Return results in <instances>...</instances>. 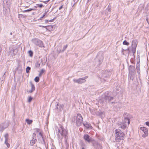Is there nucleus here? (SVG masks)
<instances>
[{
    "instance_id": "nucleus-1",
    "label": "nucleus",
    "mask_w": 149,
    "mask_h": 149,
    "mask_svg": "<svg viewBox=\"0 0 149 149\" xmlns=\"http://www.w3.org/2000/svg\"><path fill=\"white\" fill-rule=\"evenodd\" d=\"M116 134V141L117 142H120L124 138L125 134L120 129H118L115 130Z\"/></svg>"
},
{
    "instance_id": "nucleus-2",
    "label": "nucleus",
    "mask_w": 149,
    "mask_h": 149,
    "mask_svg": "<svg viewBox=\"0 0 149 149\" xmlns=\"http://www.w3.org/2000/svg\"><path fill=\"white\" fill-rule=\"evenodd\" d=\"M111 74V72L108 70L103 71L99 75V77L100 80L102 82L106 81V78L109 77Z\"/></svg>"
},
{
    "instance_id": "nucleus-3",
    "label": "nucleus",
    "mask_w": 149,
    "mask_h": 149,
    "mask_svg": "<svg viewBox=\"0 0 149 149\" xmlns=\"http://www.w3.org/2000/svg\"><path fill=\"white\" fill-rule=\"evenodd\" d=\"M129 70V78L130 79L133 80L134 78L135 72V67L133 65H130L128 68Z\"/></svg>"
},
{
    "instance_id": "nucleus-4",
    "label": "nucleus",
    "mask_w": 149,
    "mask_h": 149,
    "mask_svg": "<svg viewBox=\"0 0 149 149\" xmlns=\"http://www.w3.org/2000/svg\"><path fill=\"white\" fill-rule=\"evenodd\" d=\"M83 119L81 115L79 113L77 114L76 117L74 118V121L77 126H80L82 123Z\"/></svg>"
},
{
    "instance_id": "nucleus-5",
    "label": "nucleus",
    "mask_w": 149,
    "mask_h": 149,
    "mask_svg": "<svg viewBox=\"0 0 149 149\" xmlns=\"http://www.w3.org/2000/svg\"><path fill=\"white\" fill-rule=\"evenodd\" d=\"M59 133L63 136H64L65 139H66L67 132L66 130L64 129L63 127L61 125H60V127L58 129Z\"/></svg>"
},
{
    "instance_id": "nucleus-6",
    "label": "nucleus",
    "mask_w": 149,
    "mask_h": 149,
    "mask_svg": "<svg viewBox=\"0 0 149 149\" xmlns=\"http://www.w3.org/2000/svg\"><path fill=\"white\" fill-rule=\"evenodd\" d=\"M32 41L35 45L39 47H42L43 46L42 42L38 39H33L32 40Z\"/></svg>"
},
{
    "instance_id": "nucleus-7",
    "label": "nucleus",
    "mask_w": 149,
    "mask_h": 149,
    "mask_svg": "<svg viewBox=\"0 0 149 149\" xmlns=\"http://www.w3.org/2000/svg\"><path fill=\"white\" fill-rule=\"evenodd\" d=\"M87 78V76H86L78 79H73V81L75 83H77L79 84H81L86 82V80L85 79Z\"/></svg>"
},
{
    "instance_id": "nucleus-8",
    "label": "nucleus",
    "mask_w": 149,
    "mask_h": 149,
    "mask_svg": "<svg viewBox=\"0 0 149 149\" xmlns=\"http://www.w3.org/2000/svg\"><path fill=\"white\" fill-rule=\"evenodd\" d=\"M83 138L86 141L89 143L91 142H93L94 141V140L92 138L90 137L87 134H85L84 135Z\"/></svg>"
},
{
    "instance_id": "nucleus-9",
    "label": "nucleus",
    "mask_w": 149,
    "mask_h": 149,
    "mask_svg": "<svg viewBox=\"0 0 149 149\" xmlns=\"http://www.w3.org/2000/svg\"><path fill=\"white\" fill-rule=\"evenodd\" d=\"M137 45V41L136 40H133L132 42V52L134 53L135 52L136 49Z\"/></svg>"
},
{
    "instance_id": "nucleus-10",
    "label": "nucleus",
    "mask_w": 149,
    "mask_h": 149,
    "mask_svg": "<svg viewBox=\"0 0 149 149\" xmlns=\"http://www.w3.org/2000/svg\"><path fill=\"white\" fill-rule=\"evenodd\" d=\"M8 122H5L0 125V131L2 132L3 130L7 128L8 126Z\"/></svg>"
},
{
    "instance_id": "nucleus-11",
    "label": "nucleus",
    "mask_w": 149,
    "mask_h": 149,
    "mask_svg": "<svg viewBox=\"0 0 149 149\" xmlns=\"http://www.w3.org/2000/svg\"><path fill=\"white\" fill-rule=\"evenodd\" d=\"M140 129L143 132L144 134H143L142 136L143 137H145L148 135V130L145 127H141Z\"/></svg>"
},
{
    "instance_id": "nucleus-12",
    "label": "nucleus",
    "mask_w": 149,
    "mask_h": 149,
    "mask_svg": "<svg viewBox=\"0 0 149 149\" xmlns=\"http://www.w3.org/2000/svg\"><path fill=\"white\" fill-rule=\"evenodd\" d=\"M93 145L96 149H102V145L96 141H93Z\"/></svg>"
},
{
    "instance_id": "nucleus-13",
    "label": "nucleus",
    "mask_w": 149,
    "mask_h": 149,
    "mask_svg": "<svg viewBox=\"0 0 149 149\" xmlns=\"http://www.w3.org/2000/svg\"><path fill=\"white\" fill-rule=\"evenodd\" d=\"M121 107V104L119 102L114 103V109L115 111H118Z\"/></svg>"
},
{
    "instance_id": "nucleus-14",
    "label": "nucleus",
    "mask_w": 149,
    "mask_h": 149,
    "mask_svg": "<svg viewBox=\"0 0 149 149\" xmlns=\"http://www.w3.org/2000/svg\"><path fill=\"white\" fill-rule=\"evenodd\" d=\"M4 136L5 138L4 143L7 145V146L8 148H9L10 146V145L7 142L8 138V133H6L5 134Z\"/></svg>"
},
{
    "instance_id": "nucleus-15",
    "label": "nucleus",
    "mask_w": 149,
    "mask_h": 149,
    "mask_svg": "<svg viewBox=\"0 0 149 149\" xmlns=\"http://www.w3.org/2000/svg\"><path fill=\"white\" fill-rule=\"evenodd\" d=\"M104 99L107 102H110L113 99V97L110 96L105 95Z\"/></svg>"
},
{
    "instance_id": "nucleus-16",
    "label": "nucleus",
    "mask_w": 149,
    "mask_h": 149,
    "mask_svg": "<svg viewBox=\"0 0 149 149\" xmlns=\"http://www.w3.org/2000/svg\"><path fill=\"white\" fill-rule=\"evenodd\" d=\"M122 124H124L126 125H128L130 123V121L129 119L127 117H125L124 119L122 121Z\"/></svg>"
},
{
    "instance_id": "nucleus-17",
    "label": "nucleus",
    "mask_w": 149,
    "mask_h": 149,
    "mask_svg": "<svg viewBox=\"0 0 149 149\" xmlns=\"http://www.w3.org/2000/svg\"><path fill=\"white\" fill-rule=\"evenodd\" d=\"M83 125L85 127L86 129H88L91 128V127L90 124L87 122H84L83 123Z\"/></svg>"
},
{
    "instance_id": "nucleus-18",
    "label": "nucleus",
    "mask_w": 149,
    "mask_h": 149,
    "mask_svg": "<svg viewBox=\"0 0 149 149\" xmlns=\"http://www.w3.org/2000/svg\"><path fill=\"white\" fill-rule=\"evenodd\" d=\"M31 89L28 91L29 93H32L35 90V87L34 85L32 83L31 84Z\"/></svg>"
},
{
    "instance_id": "nucleus-19",
    "label": "nucleus",
    "mask_w": 149,
    "mask_h": 149,
    "mask_svg": "<svg viewBox=\"0 0 149 149\" xmlns=\"http://www.w3.org/2000/svg\"><path fill=\"white\" fill-rule=\"evenodd\" d=\"M37 141L36 139H34V140H32L31 139L30 141V145L31 146L33 145Z\"/></svg>"
},
{
    "instance_id": "nucleus-20",
    "label": "nucleus",
    "mask_w": 149,
    "mask_h": 149,
    "mask_svg": "<svg viewBox=\"0 0 149 149\" xmlns=\"http://www.w3.org/2000/svg\"><path fill=\"white\" fill-rule=\"evenodd\" d=\"M47 61V59L46 58L44 57L41 59V62L42 63V65H44L45 63Z\"/></svg>"
},
{
    "instance_id": "nucleus-21",
    "label": "nucleus",
    "mask_w": 149,
    "mask_h": 149,
    "mask_svg": "<svg viewBox=\"0 0 149 149\" xmlns=\"http://www.w3.org/2000/svg\"><path fill=\"white\" fill-rule=\"evenodd\" d=\"M127 126V125H126L124 124H122V123L121 124H120L119 125V127L124 129Z\"/></svg>"
},
{
    "instance_id": "nucleus-22",
    "label": "nucleus",
    "mask_w": 149,
    "mask_h": 149,
    "mask_svg": "<svg viewBox=\"0 0 149 149\" xmlns=\"http://www.w3.org/2000/svg\"><path fill=\"white\" fill-rule=\"evenodd\" d=\"M18 51L17 49L16 48V47H14L12 49V51L13 52V54H16Z\"/></svg>"
},
{
    "instance_id": "nucleus-23",
    "label": "nucleus",
    "mask_w": 149,
    "mask_h": 149,
    "mask_svg": "<svg viewBox=\"0 0 149 149\" xmlns=\"http://www.w3.org/2000/svg\"><path fill=\"white\" fill-rule=\"evenodd\" d=\"M26 121L27 123L29 125L31 124L32 122V120H30L29 119H26Z\"/></svg>"
},
{
    "instance_id": "nucleus-24",
    "label": "nucleus",
    "mask_w": 149,
    "mask_h": 149,
    "mask_svg": "<svg viewBox=\"0 0 149 149\" xmlns=\"http://www.w3.org/2000/svg\"><path fill=\"white\" fill-rule=\"evenodd\" d=\"M36 134L35 133H33L32 134V137L31 139L34 140V139H36Z\"/></svg>"
},
{
    "instance_id": "nucleus-25",
    "label": "nucleus",
    "mask_w": 149,
    "mask_h": 149,
    "mask_svg": "<svg viewBox=\"0 0 149 149\" xmlns=\"http://www.w3.org/2000/svg\"><path fill=\"white\" fill-rule=\"evenodd\" d=\"M123 44L125 45H128L129 43L128 42H127V40H125L123 42Z\"/></svg>"
},
{
    "instance_id": "nucleus-26",
    "label": "nucleus",
    "mask_w": 149,
    "mask_h": 149,
    "mask_svg": "<svg viewBox=\"0 0 149 149\" xmlns=\"http://www.w3.org/2000/svg\"><path fill=\"white\" fill-rule=\"evenodd\" d=\"M28 53L29 54V55L30 57H32L33 55V52L31 50H30L29 51Z\"/></svg>"
},
{
    "instance_id": "nucleus-27",
    "label": "nucleus",
    "mask_w": 149,
    "mask_h": 149,
    "mask_svg": "<svg viewBox=\"0 0 149 149\" xmlns=\"http://www.w3.org/2000/svg\"><path fill=\"white\" fill-rule=\"evenodd\" d=\"M31 69V68L29 66H27L26 68V72L27 73H28L29 72V70Z\"/></svg>"
},
{
    "instance_id": "nucleus-28",
    "label": "nucleus",
    "mask_w": 149,
    "mask_h": 149,
    "mask_svg": "<svg viewBox=\"0 0 149 149\" xmlns=\"http://www.w3.org/2000/svg\"><path fill=\"white\" fill-rule=\"evenodd\" d=\"M35 81L36 82H38L39 81V78L38 77H36L34 79Z\"/></svg>"
},
{
    "instance_id": "nucleus-29",
    "label": "nucleus",
    "mask_w": 149,
    "mask_h": 149,
    "mask_svg": "<svg viewBox=\"0 0 149 149\" xmlns=\"http://www.w3.org/2000/svg\"><path fill=\"white\" fill-rule=\"evenodd\" d=\"M44 72V70L42 69L41 70V71L40 72V73L39 74V76H41L42 75V74Z\"/></svg>"
},
{
    "instance_id": "nucleus-30",
    "label": "nucleus",
    "mask_w": 149,
    "mask_h": 149,
    "mask_svg": "<svg viewBox=\"0 0 149 149\" xmlns=\"http://www.w3.org/2000/svg\"><path fill=\"white\" fill-rule=\"evenodd\" d=\"M136 69L137 70H140V65L139 63L137 64Z\"/></svg>"
},
{
    "instance_id": "nucleus-31",
    "label": "nucleus",
    "mask_w": 149,
    "mask_h": 149,
    "mask_svg": "<svg viewBox=\"0 0 149 149\" xmlns=\"http://www.w3.org/2000/svg\"><path fill=\"white\" fill-rule=\"evenodd\" d=\"M146 10L148 13H149V3H148L146 7Z\"/></svg>"
},
{
    "instance_id": "nucleus-32",
    "label": "nucleus",
    "mask_w": 149,
    "mask_h": 149,
    "mask_svg": "<svg viewBox=\"0 0 149 149\" xmlns=\"http://www.w3.org/2000/svg\"><path fill=\"white\" fill-rule=\"evenodd\" d=\"M33 10V9L30 8L29 9H27L25 10H24L23 11V12L25 13L26 12H29L31 10Z\"/></svg>"
},
{
    "instance_id": "nucleus-33",
    "label": "nucleus",
    "mask_w": 149,
    "mask_h": 149,
    "mask_svg": "<svg viewBox=\"0 0 149 149\" xmlns=\"http://www.w3.org/2000/svg\"><path fill=\"white\" fill-rule=\"evenodd\" d=\"M35 66L36 67L39 68L40 66V64L38 62L36 64Z\"/></svg>"
},
{
    "instance_id": "nucleus-34",
    "label": "nucleus",
    "mask_w": 149,
    "mask_h": 149,
    "mask_svg": "<svg viewBox=\"0 0 149 149\" xmlns=\"http://www.w3.org/2000/svg\"><path fill=\"white\" fill-rule=\"evenodd\" d=\"M39 135L42 138L43 141H44V140L43 136V135H42V133L40 131V132H39Z\"/></svg>"
},
{
    "instance_id": "nucleus-35",
    "label": "nucleus",
    "mask_w": 149,
    "mask_h": 149,
    "mask_svg": "<svg viewBox=\"0 0 149 149\" xmlns=\"http://www.w3.org/2000/svg\"><path fill=\"white\" fill-rule=\"evenodd\" d=\"M36 5L38 6V7L40 8H42L43 6L42 4H36Z\"/></svg>"
},
{
    "instance_id": "nucleus-36",
    "label": "nucleus",
    "mask_w": 149,
    "mask_h": 149,
    "mask_svg": "<svg viewBox=\"0 0 149 149\" xmlns=\"http://www.w3.org/2000/svg\"><path fill=\"white\" fill-rule=\"evenodd\" d=\"M32 99H33L32 97H31L30 96V97H29L28 99V102H31V100H32Z\"/></svg>"
},
{
    "instance_id": "nucleus-37",
    "label": "nucleus",
    "mask_w": 149,
    "mask_h": 149,
    "mask_svg": "<svg viewBox=\"0 0 149 149\" xmlns=\"http://www.w3.org/2000/svg\"><path fill=\"white\" fill-rule=\"evenodd\" d=\"M46 14L47 13L45 12L43 14V15H42V16L40 17V19H41L43 17H44Z\"/></svg>"
},
{
    "instance_id": "nucleus-38",
    "label": "nucleus",
    "mask_w": 149,
    "mask_h": 149,
    "mask_svg": "<svg viewBox=\"0 0 149 149\" xmlns=\"http://www.w3.org/2000/svg\"><path fill=\"white\" fill-rule=\"evenodd\" d=\"M137 72L138 74L139 75V77H140V70H137Z\"/></svg>"
},
{
    "instance_id": "nucleus-39",
    "label": "nucleus",
    "mask_w": 149,
    "mask_h": 149,
    "mask_svg": "<svg viewBox=\"0 0 149 149\" xmlns=\"http://www.w3.org/2000/svg\"><path fill=\"white\" fill-rule=\"evenodd\" d=\"M67 46H68L67 45H66L64 46V47H63V50H62V52H63L66 49V48L67 47Z\"/></svg>"
},
{
    "instance_id": "nucleus-40",
    "label": "nucleus",
    "mask_w": 149,
    "mask_h": 149,
    "mask_svg": "<svg viewBox=\"0 0 149 149\" xmlns=\"http://www.w3.org/2000/svg\"><path fill=\"white\" fill-rule=\"evenodd\" d=\"M111 8L108 7L107 8V10L108 11L110 12L111 11Z\"/></svg>"
},
{
    "instance_id": "nucleus-41",
    "label": "nucleus",
    "mask_w": 149,
    "mask_h": 149,
    "mask_svg": "<svg viewBox=\"0 0 149 149\" xmlns=\"http://www.w3.org/2000/svg\"><path fill=\"white\" fill-rule=\"evenodd\" d=\"M103 114V112H99L97 115L99 116H102Z\"/></svg>"
},
{
    "instance_id": "nucleus-42",
    "label": "nucleus",
    "mask_w": 149,
    "mask_h": 149,
    "mask_svg": "<svg viewBox=\"0 0 149 149\" xmlns=\"http://www.w3.org/2000/svg\"><path fill=\"white\" fill-rule=\"evenodd\" d=\"M35 130L37 132H40V129H38V128L35 129Z\"/></svg>"
},
{
    "instance_id": "nucleus-43",
    "label": "nucleus",
    "mask_w": 149,
    "mask_h": 149,
    "mask_svg": "<svg viewBox=\"0 0 149 149\" xmlns=\"http://www.w3.org/2000/svg\"><path fill=\"white\" fill-rule=\"evenodd\" d=\"M40 1V2H43L44 3H45V4H46V3H47V1Z\"/></svg>"
},
{
    "instance_id": "nucleus-44",
    "label": "nucleus",
    "mask_w": 149,
    "mask_h": 149,
    "mask_svg": "<svg viewBox=\"0 0 149 149\" xmlns=\"http://www.w3.org/2000/svg\"><path fill=\"white\" fill-rule=\"evenodd\" d=\"M146 125L149 127V122H146Z\"/></svg>"
},
{
    "instance_id": "nucleus-45",
    "label": "nucleus",
    "mask_w": 149,
    "mask_h": 149,
    "mask_svg": "<svg viewBox=\"0 0 149 149\" xmlns=\"http://www.w3.org/2000/svg\"><path fill=\"white\" fill-rule=\"evenodd\" d=\"M54 20V19H52L49 20V22H53Z\"/></svg>"
},
{
    "instance_id": "nucleus-46",
    "label": "nucleus",
    "mask_w": 149,
    "mask_h": 149,
    "mask_svg": "<svg viewBox=\"0 0 149 149\" xmlns=\"http://www.w3.org/2000/svg\"><path fill=\"white\" fill-rule=\"evenodd\" d=\"M63 6L62 5L59 8V10H61V9H62V8H63Z\"/></svg>"
},
{
    "instance_id": "nucleus-47",
    "label": "nucleus",
    "mask_w": 149,
    "mask_h": 149,
    "mask_svg": "<svg viewBox=\"0 0 149 149\" xmlns=\"http://www.w3.org/2000/svg\"><path fill=\"white\" fill-rule=\"evenodd\" d=\"M102 59L101 60H99V62L100 63V64L102 63Z\"/></svg>"
},
{
    "instance_id": "nucleus-48",
    "label": "nucleus",
    "mask_w": 149,
    "mask_h": 149,
    "mask_svg": "<svg viewBox=\"0 0 149 149\" xmlns=\"http://www.w3.org/2000/svg\"><path fill=\"white\" fill-rule=\"evenodd\" d=\"M58 104H57L56 105V107L57 109H58V107H57V106H58Z\"/></svg>"
},
{
    "instance_id": "nucleus-49",
    "label": "nucleus",
    "mask_w": 149,
    "mask_h": 149,
    "mask_svg": "<svg viewBox=\"0 0 149 149\" xmlns=\"http://www.w3.org/2000/svg\"><path fill=\"white\" fill-rule=\"evenodd\" d=\"M10 34L11 35H12V32H10Z\"/></svg>"
},
{
    "instance_id": "nucleus-50",
    "label": "nucleus",
    "mask_w": 149,
    "mask_h": 149,
    "mask_svg": "<svg viewBox=\"0 0 149 149\" xmlns=\"http://www.w3.org/2000/svg\"><path fill=\"white\" fill-rule=\"evenodd\" d=\"M50 1V0H47V3H48L49 1Z\"/></svg>"
},
{
    "instance_id": "nucleus-51",
    "label": "nucleus",
    "mask_w": 149,
    "mask_h": 149,
    "mask_svg": "<svg viewBox=\"0 0 149 149\" xmlns=\"http://www.w3.org/2000/svg\"><path fill=\"white\" fill-rule=\"evenodd\" d=\"M49 22V21H48V20H46V22Z\"/></svg>"
},
{
    "instance_id": "nucleus-52",
    "label": "nucleus",
    "mask_w": 149,
    "mask_h": 149,
    "mask_svg": "<svg viewBox=\"0 0 149 149\" xmlns=\"http://www.w3.org/2000/svg\"><path fill=\"white\" fill-rule=\"evenodd\" d=\"M82 149H85L84 148V147L82 148Z\"/></svg>"
},
{
    "instance_id": "nucleus-53",
    "label": "nucleus",
    "mask_w": 149,
    "mask_h": 149,
    "mask_svg": "<svg viewBox=\"0 0 149 149\" xmlns=\"http://www.w3.org/2000/svg\"><path fill=\"white\" fill-rule=\"evenodd\" d=\"M46 27V26H43V27Z\"/></svg>"
},
{
    "instance_id": "nucleus-54",
    "label": "nucleus",
    "mask_w": 149,
    "mask_h": 149,
    "mask_svg": "<svg viewBox=\"0 0 149 149\" xmlns=\"http://www.w3.org/2000/svg\"><path fill=\"white\" fill-rule=\"evenodd\" d=\"M112 103H113V102H111Z\"/></svg>"
},
{
    "instance_id": "nucleus-55",
    "label": "nucleus",
    "mask_w": 149,
    "mask_h": 149,
    "mask_svg": "<svg viewBox=\"0 0 149 149\" xmlns=\"http://www.w3.org/2000/svg\"><path fill=\"white\" fill-rule=\"evenodd\" d=\"M51 149H54L53 148H51Z\"/></svg>"
},
{
    "instance_id": "nucleus-56",
    "label": "nucleus",
    "mask_w": 149,
    "mask_h": 149,
    "mask_svg": "<svg viewBox=\"0 0 149 149\" xmlns=\"http://www.w3.org/2000/svg\"><path fill=\"white\" fill-rule=\"evenodd\" d=\"M73 1H74V2H75V1H74V0H73Z\"/></svg>"
},
{
    "instance_id": "nucleus-57",
    "label": "nucleus",
    "mask_w": 149,
    "mask_h": 149,
    "mask_svg": "<svg viewBox=\"0 0 149 149\" xmlns=\"http://www.w3.org/2000/svg\"><path fill=\"white\" fill-rule=\"evenodd\" d=\"M74 5V4H73V6H73Z\"/></svg>"
}]
</instances>
